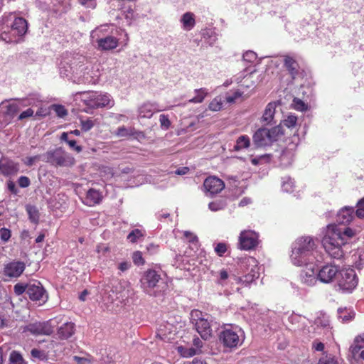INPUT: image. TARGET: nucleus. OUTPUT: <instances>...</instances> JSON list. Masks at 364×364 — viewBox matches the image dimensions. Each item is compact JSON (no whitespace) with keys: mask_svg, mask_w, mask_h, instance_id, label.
I'll list each match as a JSON object with an SVG mask.
<instances>
[{"mask_svg":"<svg viewBox=\"0 0 364 364\" xmlns=\"http://www.w3.org/2000/svg\"><path fill=\"white\" fill-rule=\"evenodd\" d=\"M354 212L353 207L342 208L337 213L336 220L339 224H328L322 230V245L332 258L341 259L344 255L343 246L355 236V230L343 225L352 221Z\"/></svg>","mask_w":364,"mask_h":364,"instance_id":"1","label":"nucleus"},{"mask_svg":"<svg viewBox=\"0 0 364 364\" xmlns=\"http://www.w3.org/2000/svg\"><path fill=\"white\" fill-rule=\"evenodd\" d=\"M60 74L77 84H95L99 80V70L87 62L82 55L66 54L59 65Z\"/></svg>","mask_w":364,"mask_h":364,"instance_id":"2","label":"nucleus"},{"mask_svg":"<svg viewBox=\"0 0 364 364\" xmlns=\"http://www.w3.org/2000/svg\"><path fill=\"white\" fill-rule=\"evenodd\" d=\"M289 256L292 264L296 267H308L323 261L317 240L309 235L298 237L291 246Z\"/></svg>","mask_w":364,"mask_h":364,"instance_id":"3","label":"nucleus"},{"mask_svg":"<svg viewBox=\"0 0 364 364\" xmlns=\"http://www.w3.org/2000/svg\"><path fill=\"white\" fill-rule=\"evenodd\" d=\"M90 37L93 45L100 51L106 52L118 46L124 47L129 41L128 33L113 25H102L92 31Z\"/></svg>","mask_w":364,"mask_h":364,"instance_id":"4","label":"nucleus"},{"mask_svg":"<svg viewBox=\"0 0 364 364\" xmlns=\"http://www.w3.org/2000/svg\"><path fill=\"white\" fill-rule=\"evenodd\" d=\"M27 30L26 19L16 17L14 14H4L0 18V38L6 43H17V38L24 36Z\"/></svg>","mask_w":364,"mask_h":364,"instance_id":"5","label":"nucleus"},{"mask_svg":"<svg viewBox=\"0 0 364 364\" xmlns=\"http://www.w3.org/2000/svg\"><path fill=\"white\" fill-rule=\"evenodd\" d=\"M41 100L36 95H31L24 100L16 102H2L0 104V126L5 127L14 119L19 109V105L38 106Z\"/></svg>","mask_w":364,"mask_h":364,"instance_id":"6","label":"nucleus"},{"mask_svg":"<svg viewBox=\"0 0 364 364\" xmlns=\"http://www.w3.org/2000/svg\"><path fill=\"white\" fill-rule=\"evenodd\" d=\"M191 321L204 340L209 339L212 336L213 328H217L219 326L212 316L197 309L191 311Z\"/></svg>","mask_w":364,"mask_h":364,"instance_id":"7","label":"nucleus"},{"mask_svg":"<svg viewBox=\"0 0 364 364\" xmlns=\"http://www.w3.org/2000/svg\"><path fill=\"white\" fill-rule=\"evenodd\" d=\"M219 338L224 346L233 348L243 343L245 336L244 331L239 326L226 324L220 332Z\"/></svg>","mask_w":364,"mask_h":364,"instance_id":"8","label":"nucleus"},{"mask_svg":"<svg viewBox=\"0 0 364 364\" xmlns=\"http://www.w3.org/2000/svg\"><path fill=\"white\" fill-rule=\"evenodd\" d=\"M80 99L85 105L91 109L111 108L114 105L113 98L107 92H85L80 94Z\"/></svg>","mask_w":364,"mask_h":364,"instance_id":"9","label":"nucleus"},{"mask_svg":"<svg viewBox=\"0 0 364 364\" xmlns=\"http://www.w3.org/2000/svg\"><path fill=\"white\" fill-rule=\"evenodd\" d=\"M282 134L283 131L280 126H275L270 129L260 128L254 134L253 142L257 147L269 146L277 141Z\"/></svg>","mask_w":364,"mask_h":364,"instance_id":"10","label":"nucleus"},{"mask_svg":"<svg viewBox=\"0 0 364 364\" xmlns=\"http://www.w3.org/2000/svg\"><path fill=\"white\" fill-rule=\"evenodd\" d=\"M358 284V277L353 269L340 270L337 277V289L344 294L352 293Z\"/></svg>","mask_w":364,"mask_h":364,"instance_id":"11","label":"nucleus"},{"mask_svg":"<svg viewBox=\"0 0 364 364\" xmlns=\"http://www.w3.org/2000/svg\"><path fill=\"white\" fill-rule=\"evenodd\" d=\"M45 158L46 162L58 166H70L75 162L74 158L61 148L48 151Z\"/></svg>","mask_w":364,"mask_h":364,"instance_id":"12","label":"nucleus"},{"mask_svg":"<svg viewBox=\"0 0 364 364\" xmlns=\"http://www.w3.org/2000/svg\"><path fill=\"white\" fill-rule=\"evenodd\" d=\"M242 269L245 274L243 278H239V280L245 285L250 284L259 276L258 262L255 257L244 258L242 261Z\"/></svg>","mask_w":364,"mask_h":364,"instance_id":"13","label":"nucleus"},{"mask_svg":"<svg viewBox=\"0 0 364 364\" xmlns=\"http://www.w3.org/2000/svg\"><path fill=\"white\" fill-rule=\"evenodd\" d=\"M140 282L144 291L148 294H151L153 289L162 282L161 273L154 269H148L142 275Z\"/></svg>","mask_w":364,"mask_h":364,"instance_id":"14","label":"nucleus"},{"mask_svg":"<svg viewBox=\"0 0 364 364\" xmlns=\"http://www.w3.org/2000/svg\"><path fill=\"white\" fill-rule=\"evenodd\" d=\"M259 245V234L252 230H242L239 236V247L244 250L255 249Z\"/></svg>","mask_w":364,"mask_h":364,"instance_id":"15","label":"nucleus"},{"mask_svg":"<svg viewBox=\"0 0 364 364\" xmlns=\"http://www.w3.org/2000/svg\"><path fill=\"white\" fill-rule=\"evenodd\" d=\"M27 295L33 301L45 303L48 299V295L42 284L38 281L28 283Z\"/></svg>","mask_w":364,"mask_h":364,"instance_id":"16","label":"nucleus"},{"mask_svg":"<svg viewBox=\"0 0 364 364\" xmlns=\"http://www.w3.org/2000/svg\"><path fill=\"white\" fill-rule=\"evenodd\" d=\"M340 270L338 266L329 264L323 266L318 272V280L324 284H329L333 281Z\"/></svg>","mask_w":364,"mask_h":364,"instance_id":"17","label":"nucleus"},{"mask_svg":"<svg viewBox=\"0 0 364 364\" xmlns=\"http://www.w3.org/2000/svg\"><path fill=\"white\" fill-rule=\"evenodd\" d=\"M26 268L23 262L13 260L6 263L4 267V275L9 278H17L21 275Z\"/></svg>","mask_w":364,"mask_h":364,"instance_id":"18","label":"nucleus"},{"mask_svg":"<svg viewBox=\"0 0 364 364\" xmlns=\"http://www.w3.org/2000/svg\"><path fill=\"white\" fill-rule=\"evenodd\" d=\"M206 195L213 196L220 193L225 187L224 182L215 176L208 177L203 183Z\"/></svg>","mask_w":364,"mask_h":364,"instance_id":"19","label":"nucleus"},{"mask_svg":"<svg viewBox=\"0 0 364 364\" xmlns=\"http://www.w3.org/2000/svg\"><path fill=\"white\" fill-rule=\"evenodd\" d=\"M53 321L47 322H37L27 326L26 330L33 335H50L53 333Z\"/></svg>","mask_w":364,"mask_h":364,"instance_id":"20","label":"nucleus"},{"mask_svg":"<svg viewBox=\"0 0 364 364\" xmlns=\"http://www.w3.org/2000/svg\"><path fill=\"white\" fill-rule=\"evenodd\" d=\"M20 166L17 162L6 157L0 159V173L4 176H11L17 174Z\"/></svg>","mask_w":364,"mask_h":364,"instance_id":"21","label":"nucleus"},{"mask_svg":"<svg viewBox=\"0 0 364 364\" xmlns=\"http://www.w3.org/2000/svg\"><path fill=\"white\" fill-rule=\"evenodd\" d=\"M316 264L308 265L306 269L302 270L300 274L301 282L308 287L314 286L318 280L317 272L315 271Z\"/></svg>","mask_w":364,"mask_h":364,"instance_id":"22","label":"nucleus"},{"mask_svg":"<svg viewBox=\"0 0 364 364\" xmlns=\"http://www.w3.org/2000/svg\"><path fill=\"white\" fill-rule=\"evenodd\" d=\"M166 108L161 107L156 102H145L139 107L140 117L151 118L154 112L166 110Z\"/></svg>","mask_w":364,"mask_h":364,"instance_id":"23","label":"nucleus"},{"mask_svg":"<svg viewBox=\"0 0 364 364\" xmlns=\"http://www.w3.org/2000/svg\"><path fill=\"white\" fill-rule=\"evenodd\" d=\"M280 105L279 102H271L268 103L263 112L261 117V122L264 124H274V117L276 114V109Z\"/></svg>","mask_w":364,"mask_h":364,"instance_id":"24","label":"nucleus"},{"mask_svg":"<svg viewBox=\"0 0 364 364\" xmlns=\"http://www.w3.org/2000/svg\"><path fill=\"white\" fill-rule=\"evenodd\" d=\"M102 198V193L99 191L91 188L87 192L85 198L82 200V203L91 207L100 203Z\"/></svg>","mask_w":364,"mask_h":364,"instance_id":"25","label":"nucleus"},{"mask_svg":"<svg viewBox=\"0 0 364 364\" xmlns=\"http://www.w3.org/2000/svg\"><path fill=\"white\" fill-rule=\"evenodd\" d=\"M314 325L317 328H322L324 334L331 335L329 316L326 314L321 313L319 316L316 318Z\"/></svg>","mask_w":364,"mask_h":364,"instance_id":"26","label":"nucleus"},{"mask_svg":"<svg viewBox=\"0 0 364 364\" xmlns=\"http://www.w3.org/2000/svg\"><path fill=\"white\" fill-rule=\"evenodd\" d=\"M284 65L289 73L291 75V78L294 79L299 73V64L296 60L289 56H284Z\"/></svg>","mask_w":364,"mask_h":364,"instance_id":"27","label":"nucleus"},{"mask_svg":"<svg viewBox=\"0 0 364 364\" xmlns=\"http://www.w3.org/2000/svg\"><path fill=\"white\" fill-rule=\"evenodd\" d=\"M293 24L288 23L285 25V28L287 31H289L298 41L304 38L309 33L310 30H314V26L312 25L307 24L306 26L301 28V30L296 29L295 31L291 30Z\"/></svg>","mask_w":364,"mask_h":364,"instance_id":"28","label":"nucleus"},{"mask_svg":"<svg viewBox=\"0 0 364 364\" xmlns=\"http://www.w3.org/2000/svg\"><path fill=\"white\" fill-rule=\"evenodd\" d=\"M182 28L184 31H189L192 30L196 25L195 15L191 12H186L180 18Z\"/></svg>","mask_w":364,"mask_h":364,"instance_id":"29","label":"nucleus"},{"mask_svg":"<svg viewBox=\"0 0 364 364\" xmlns=\"http://www.w3.org/2000/svg\"><path fill=\"white\" fill-rule=\"evenodd\" d=\"M74 333V323L72 322H66L62 325L58 331L60 338L67 339Z\"/></svg>","mask_w":364,"mask_h":364,"instance_id":"30","label":"nucleus"},{"mask_svg":"<svg viewBox=\"0 0 364 364\" xmlns=\"http://www.w3.org/2000/svg\"><path fill=\"white\" fill-rule=\"evenodd\" d=\"M212 275L215 277V282L221 286L228 284L229 274L226 269H221L219 272H212Z\"/></svg>","mask_w":364,"mask_h":364,"instance_id":"31","label":"nucleus"},{"mask_svg":"<svg viewBox=\"0 0 364 364\" xmlns=\"http://www.w3.org/2000/svg\"><path fill=\"white\" fill-rule=\"evenodd\" d=\"M354 315L355 314L351 309H348L346 308H339L338 309V317L342 322H349L353 318Z\"/></svg>","mask_w":364,"mask_h":364,"instance_id":"32","label":"nucleus"},{"mask_svg":"<svg viewBox=\"0 0 364 364\" xmlns=\"http://www.w3.org/2000/svg\"><path fill=\"white\" fill-rule=\"evenodd\" d=\"M194 92L196 95L188 100L190 103H201L208 93L206 88L196 89Z\"/></svg>","mask_w":364,"mask_h":364,"instance_id":"33","label":"nucleus"},{"mask_svg":"<svg viewBox=\"0 0 364 364\" xmlns=\"http://www.w3.org/2000/svg\"><path fill=\"white\" fill-rule=\"evenodd\" d=\"M250 145V139L247 135H242L239 136L234 146V150L239 151L243 149L248 148Z\"/></svg>","mask_w":364,"mask_h":364,"instance_id":"34","label":"nucleus"},{"mask_svg":"<svg viewBox=\"0 0 364 364\" xmlns=\"http://www.w3.org/2000/svg\"><path fill=\"white\" fill-rule=\"evenodd\" d=\"M363 348H364V333L357 336L351 345V350L354 353H357L358 350H360Z\"/></svg>","mask_w":364,"mask_h":364,"instance_id":"35","label":"nucleus"},{"mask_svg":"<svg viewBox=\"0 0 364 364\" xmlns=\"http://www.w3.org/2000/svg\"><path fill=\"white\" fill-rule=\"evenodd\" d=\"M145 231L141 229H134L127 235V240L132 242H136L140 238L145 236Z\"/></svg>","mask_w":364,"mask_h":364,"instance_id":"36","label":"nucleus"},{"mask_svg":"<svg viewBox=\"0 0 364 364\" xmlns=\"http://www.w3.org/2000/svg\"><path fill=\"white\" fill-rule=\"evenodd\" d=\"M227 205L225 199H218L209 203L208 208L213 212L219 211L224 209Z\"/></svg>","mask_w":364,"mask_h":364,"instance_id":"37","label":"nucleus"},{"mask_svg":"<svg viewBox=\"0 0 364 364\" xmlns=\"http://www.w3.org/2000/svg\"><path fill=\"white\" fill-rule=\"evenodd\" d=\"M183 236L188 240L192 249H198L199 242L198 237L190 231H184Z\"/></svg>","mask_w":364,"mask_h":364,"instance_id":"38","label":"nucleus"},{"mask_svg":"<svg viewBox=\"0 0 364 364\" xmlns=\"http://www.w3.org/2000/svg\"><path fill=\"white\" fill-rule=\"evenodd\" d=\"M9 364H26V362L20 353L13 350L9 355Z\"/></svg>","mask_w":364,"mask_h":364,"instance_id":"39","label":"nucleus"},{"mask_svg":"<svg viewBox=\"0 0 364 364\" xmlns=\"http://www.w3.org/2000/svg\"><path fill=\"white\" fill-rule=\"evenodd\" d=\"M294 187V182L290 177H284L282 178V188L287 193L292 192Z\"/></svg>","mask_w":364,"mask_h":364,"instance_id":"40","label":"nucleus"},{"mask_svg":"<svg viewBox=\"0 0 364 364\" xmlns=\"http://www.w3.org/2000/svg\"><path fill=\"white\" fill-rule=\"evenodd\" d=\"M30 220L33 223H38L39 220V213L35 206L28 205L26 208Z\"/></svg>","mask_w":364,"mask_h":364,"instance_id":"41","label":"nucleus"},{"mask_svg":"<svg viewBox=\"0 0 364 364\" xmlns=\"http://www.w3.org/2000/svg\"><path fill=\"white\" fill-rule=\"evenodd\" d=\"M115 135L119 137H126L134 135V129L124 126L119 127L115 132Z\"/></svg>","mask_w":364,"mask_h":364,"instance_id":"42","label":"nucleus"},{"mask_svg":"<svg viewBox=\"0 0 364 364\" xmlns=\"http://www.w3.org/2000/svg\"><path fill=\"white\" fill-rule=\"evenodd\" d=\"M209 109L213 112L220 111L223 108V100L220 97H215L209 104Z\"/></svg>","mask_w":364,"mask_h":364,"instance_id":"43","label":"nucleus"},{"mask_svg":"<svg viewBox=\"0 0 364 364\" xmlns=\"http://www.w3.org/2000/svg\"><path fill=\"white\" fill-rule=\"evenodd\" d=\"M291 105L294 109L300 112L306 111L308 109V105L297 97L294 98Z\"/></svg>","mask_w":364,"mask_h":364,"instance_id":"44","label":"nucleus"},{"mask_svg":"<svg viewBox=\"0 0 364 364\" xmlns=\"http://www.w3.org/2000/svg\"><path fill=\"white\" fill-rule=\"evenodd\" d=\"M95 125L94 121L90 118L81 119L80 126L83 132L90 131Z\"/></svg>","mask_w":364,"mask_h":364,"instance_id":"45","label":"nucleus"},{"mask_svg":"<svg viewBox=\"0 0 364 364\" xmlns=\"http://www.w3.org/2000/svg\"><path fill=\"white\" fill-rule=\"evenodd\" d=\"M297 122V117L295 115L289 114L284 119L283 124L288 128H294L296 127Z\"/></svg>","mask_w":364,"mask_h":364,"instance_id":"46","label":"nucleus"},{"mask_svg":"<svg viewBox=\"0 0 364 364\" xmlns=\"http://www.w3.org/2000/svg\"><path fill=\"white\" fill-rule=\"evenodd\" d=\"M73 360L77 364H92V358L90 355H87V356L75 355L73 357Z\"/></svg>","mask_w":364,"mask_h":364,"instance_id":"47","label":"nucleus"},{"mask_svg":"<svg viewBox=\"0 0 364 364\" xmlns=\"http://www.w3.org/2000/svg\"><path fill=\"white\" fill-rule=\"evenodd\" d=\"M178 350L181 352L183 357L189 358L195 355L197 353V350L193 348H183L178 347Z\"/></svg>","mask_w":364,"mask_h":364,"instance_id":"48","label":"nucleus"},{"mask_svg":"<svg viewBox=\"0 0 364 364\" xmlns=\"http://www.w3.org/2000/svg\"><path fill=\"white\" fill-rule=\"evenodd\" d=\"M243 60L249 63H254L257 58V53L252 50H247L243 53Z\"/></svg>","mask_w":364,"mask_h":364,"instance_id":"49","label":"nucleus"},{"mask_svg":"<svg viewBox=\"0 0 364 364\" xmlns=\"http://www.w3.org/2000/svg\"><path fill=\"white\" fill-rule=\"evenodd\" d=\"M41 156H26L22 159V161L27 166H32L36 162L40 160Z\"/></svg>","mask_w":364,"mask_h":364,"instance_id":"50","label":"nucleus"},{"mask_svg":"<svg viewBox=\"0 0 364 364\" xmlns=\"http://www.w3.org/2000/svg\"><path fill=\"white\" fill-rule=\"evenodd\" d=\"M28 284H23L22 283H17L14 285V290L16 295H21L23 293L27 294Z\"/></svg>","mask_w":364,"mask_h":364,"instance_id":"51","label":"nucleus"},{"mask_svg":"<svg viewBox=\"0 0 364 364\" xmlns=\"http://www.w3.org/2000/svg\"><path fill=\"white\" fill-rule=\"evenodd\" d=\"M204 38L210 46H213L217 41L216 33L212 31H207L205 33Z\"/></svg>","mask_w":364,"mask_h":364,"instance_id":"52","label":"nucleus"},{"mask_svg":"<svg viewBox=\"0 0 364 364\" xmlns=\"http://www.w3.org/2000/svg\"><path fill=\"white\" fill-rule=\"evenodd\" d=\"M132 259L136 265H142L144 264V259L142 257V253L139 251H136L132 255Z\"/></svg>","mask_w":364,"mask_h":364,"instance_id":"53","label":"nucleus"},{"mask_svg":"<svg viewBox=\"0 0 364 364\" xmlns=\"http://www.w3.org/2000/svg\"><path fill=\"white\" fill-rule=\"evenodd\" d=\"M318 364H338V362L334 357L325 355L319 359Z\"/></svg>","mask_w":364,"mask_h":364,"instance_id":"54","label":"nucleus"},{"mask_svg":"<svg viewBox=\"0 0 364 364\" xmlns=\"http://www.w3.org/2000/svg\"><path fill=\"white\" fill-rule=\"evenodd\" d=\"M159 122L162 129H168L171 126V122L168 116L165 114H161L159 116Z\"/></svg>","mask_w":364,"mask_h":364,"instance_id":"55","label":"nucleus"},{"mask_svg":"<svg viewBox=\"0 0 364 364\" xmlns=\"http://www.w3.org/2000/svg\"><path fill=\"white\" fill-rule=\"evenodd\" d=\"M53 109L57 116H58L59 117L63 118L68 114L66 109L63 105H54Z\"/></svg>","mask_w":364,"mask_h":364,"instance_id":"56","label":"nucleus"},{"mask_svg":"<svg viewBox=\"0 0 364 364\" xmlns=\"http://www.w3.org/2000/svg\"><path fill=\"white\" fill-rule=\"evenodd\" d=\"M11 235L10 230L5 228L0 229V238L2 242H6L10 239Z\"/></svg>","mask_w":364,"mask_h":364,"instance_id":"57","label":"nucleus"},{"mask_svg":"<svg viewBox=\"0 0 364 364\" xmlns=\"http://www.w3.org/2000/svg\"><path fill=\"white\" fill-rule=\"evenodd\" d=\"M357 207L356 216L359 218H364V198L358 201Z\"/></svg>","mask_w":364,"mask_h":364,"instance_id":"58","label":"nucleus"},{"mask_svg":"<svg viewBox=\"0 0 364 364\" xmlns=\"http://www.w3.org/2000/svg\"><path fill=\"white\" fill-rule=\"evenodd\" d=\"M78 2L87 9H93L97 6V0H78Z\"/></svg>","mask_w":364,"mask_h":364,"instance_id":"59","label":"nucleus"},{"mask_svg":"<svg viewBox=\"0 0 364 364\" xmlns=\"http://www.w3.org/2000/svg\"><path fill=\"white\" fill-rule=\"evenodd\" d=\"M31 354L33 358L43 360L46 358V353L43 350L33 348L31 351Z\"/></svg>","mask_w":364,"mask_h":364,"instance_id":"60","label":"nucleus"},{"mask_svg":"<svg viewBox=\"0 0 364 364\" xmlns=\"http://www.w3.org/2000/svg\"><path fill=\"white\" fill-rule=\"evenodd\" d=\"M18 184L21 188H25L30 186L31 181L27 176H20L18 179Z\"/></svg>","mask_w":364,"mask_h":364,"instance_id":"61","label":"nucleus"},{"mask_svg":"<svg viewBox=\"0 0 364 364\" xmlns=\"http://www.w3.org/2000/svg\"><path fill=\"white\" fill-rule=\"evenodd\" d=\"M227 251V245L225 243H218L215 247V252L219 256H223Z\"/></svg>","mask_w":364,"mask_h":364,"instance_id":"62","label":"nucleus"},{"mask_svg":"<svg viewBox=\"0 0 364 364\" xmlns=\"http://www.w3.org/2000/svg\"><path fill=\"white\" fill-rule=\"evenodd\" d=\"M242 96V92L240 91H236L232 94H228L226 96V101L228 103H233L235 102L237 99Z\"/></svg>","mask_w":364,"mask_h":364,"instance_id":"63","label":"nucleus"},{"mask_svg":"<svg viewBox=\"0 0 364 364\" xmlns=\"http://www.w3.org/2000/svg\"><path fill=\"white\" fill-rule=\"evenodd\" d=\"M124 18L127 21V23L128 25H130L132 23V21L134 17V11L129 8L126 11H124Z\"/></svg>","mask_w":364,"mask_h":364,"instance_id":"64","label":"nucleus"}]
</instances>
